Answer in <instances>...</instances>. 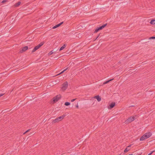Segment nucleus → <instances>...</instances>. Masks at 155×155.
Returning <instances> with one entry per match:
<instances>
[{
	"label": "nucleus",
	"mask_w": 155,
	"mask_h": 155,
	"mask_svg": "<svg viewBox=\"0 0 155 155\" xmlns=\"http://www.w3.org/2000/svg\"><path fill=\"white\" fill-rule=\"evenodd\" d=\"M65 116L66 115L63 114L61 116L56 118L53 121V122H54V123H55L59 122L60 121H61L62 119H63Z\"/></svg>",
	"instance_id": "2"
},
{
	"label": "nucleus",
	"mask_w": 155,
	"mask_h": 155,
	"mask_svg": "<svg viewBox=\"0 0 155 155\" xmlns=\"http://www.w3.org/2000/svg\"><path fill=\"white\" fill-rule=\"evenodd\" d=\"M28 49V47L27 46H25L21 48V49L20 51V52L21 53H22L24 52L25 51Z\"/></svg>",
	"instance_id": "5"
},
{
	"label": "nucleus",
	"mask_w": 155,
	"mask_h": 155,
	"mask_svg": "<svg viewBox=\"0 0 155 155\" xmlns=\"http://www.w3.org/2000/svg\"><path fill=\"white\" fill-rule=\"evenodd\" d=\"M99 30H100V29H99V27H97V28L94 31V33H97V32Z\"/></svg>",
	"instance_id": "18"
},
{
	"label": "nucleus",
	"mask_w": 155,
	"mask_h": 155,
	"mask_svg": "<svg viewBox=\"0 0 155 155\" xmlns=\"http://www.w3.org/2000/svg\"><path fill=\"white\" fill-rule=\"evenodd\" d=\"M68 84L67 81H66L65 82L62 84V87L61 88L62 90L64 91L66 90L68 87Z\"/></svg>",
	"instance_id": "4"
},
{
	"label": "nucleus",
	"mask_w": 155,
	"mask_h": 155,
	"mask_svg": "<svg viewBox=\"0 0 155 155\" xmlns=\"http://www.w3.org/2000/svg\"><path fill=\"white\" fill-rule=\"evenodd\" d=\"M94 98L96 99L98 102L100 101L101 100V98L99 95L95 96Z\"/></svg>",
	"instance_id": "8"
},
{
	"label": "nucleus",
	"mask_w": 155,
	"mask_h": 155,
	"mask_svg": "<svg viewBox=\"0 0 155 155\" xmlns=\"http://www.w3.org/2000/svg\"><path fill=\"white\" fill-rule=\"evenodd\" d=\"M133 155L132 154H129L128 155Z\"/></svg>",
	"instance_id": "34"
},
{
	"label": "nucleus",
	"mask_w": 155,
	"mask_h": 155,
	"mask_svg": "<svg viewBox=\"0 0 155 155\" xmlns=\"http://www.w3.org/2000/svg\"><path fill=\"white\" fill-rule=\"evenodd\" d=\"M100 35V34H99V35L98 36H97V37L96 38V39L99 37V36Z\"/></svg>",
	"instance_id": "33"
},
{
	"label": "nucleus",
	"mask_w": 155,
	"mask_h": 155,
	"mask_svg": "<svg viewBox=\"0 0 155 155\" xmlns=\"http://www.w3.org/2000/svg\"><path fill=\"white\" fill-rule=\"evenodd\" d=\"M21 4V2H19L17 3H15L14 5V6L15 7H18Z\"/></svg>",
	"instance_id": "11"
},
{
	"label": "nucleus",
	"mask_w": 155,
	"mask_h": 155,
	"mask_svg": "<svg viewBox=\"0 0 155 155\" xmlns=\"http://www.w3.org/2000/svg\"><path fill=\"white\" fill-rule=\"evenodd\" d=\"M61 97V96L60 94L58 95L53 98V103H54L57 102Z\"/></svg>",
	"instance_id": "3"
},
{
	"label": "nucleus",
	"mask_w": 155,
	"mask_h": 155,
	"mask_svg": "<svg viewBox=\"0 0 155 155\" xmlns=\"http://www.w3.org/2000/svg\"><path fill=\"white\" fill-rule=\"evenodd\" d=\"M99 30H100V29H99V27H97V28L94 31V33H97V32Z\"/></svg>",
	"instance_id": "17"
},
{
	"label": "nucleus",
	"mask_w": 155,
	"mask_h": 155,
	"mask_svg": "<svg viewBox=\"0 0 155 155\" xmlns=\"http://www.w3.org/2000/svg\"><path fill=\"white\" fill-rule=\"evenodd\" d=\"M134 105H132V106H130V107H134Z\"/></svg>",
	"instance_id": "32"
},
{
	"label": "nucleus",
	"mask_w": 155,
	"mask_h": 155,
	"mask_svg": "<svg viewBox=\"0 0 155 155\" xmlns=\"http://www.w3.org/2000/svg\"><path fill=\"white\" fill-rule=\"evenodd\" d=\"M39 47L37 45L33 49V50H32L31 52L32 53H33L35 51H36L39 48Z\"/></svg>",
	"instance_id": "9"
},
{
	"label": "nucleus",
	"mask_w": 155,
	"mask_h": 155,
	"mask_svg": "<svg viewBox=\"0 0 155 155\" xmlns=\"http://www.w3.org/2000/svg\"><path fill=\"white\" fill-rule=\"evenodd\" d=\"M155 39V37H152L149 38L150 39Z\"/></svg>",
	"instance_id": "24"
},
{
	"label": "nucleus",
	"mask_w": 155,
	"mask_h": 155,
	"mask_svg": "<svg viewBox=\"0 0 155 155\" xmlns=\"http://www.w3.org/2000/svg\"><path fill=\"white\" fill-rule=\"evenodd\" d=\"M30 130V129H29V130H27V131H26L24 133V134H25V133H26L29 132V130Z\"/></svg>",
	"instance_id": "25"
},
{
	"label": "nucleus",
	"mask_w": 155,
	"mask_h": 155,
	"mask_svg": "<svg viewBox=\"0 0 155 155\" xmlns=\"http://www.w3.org/2000/svg\"><path fill=\"white\" fill-rule=\"evenodd\" d=\"M131 146V145L130 144L124 150V152H127L129 150H130V149L129 148V147H130Z\"/></svg>",
	"instance_id": "10"
},
{
	"label": "nucleus",
	"mask_w": 155,
	"mask_h": 155,
	"mask_svg": "<svg viewBox=\"0 0 155 155\" xmlns=\"http://www.w3.org/2000/svg\"><path fill=\"white\" fill-rule=\"evenodd\" d=\"M132 117V119L134 121V120L136 119V116H131Z\"/></svg>",
	"instance_id": "23"
},
{
	"label": "nucleus",
	"mask_w": 155,
	"mask_h": 155,
	"mask_svg": "<svg viewBox=\"0 0 155 155\" xmlns=\"http://www.w3.org/2000/svg\"><path fill=\"white\" fill-rule=\"evenodd\" d=\"M107 23H106L104 25L102 26H101V27H102V28L103 29V28H104L105 26H107Z\"/></svg>",
	"instance_id": "20"
},
{
	"label": "nucleus",
	"mask_w": 155,
	"mask_h": 155,
	"mask_svg": "<svg viewBox=\"0 0 155 155\" xmlns=\"http://www.w3.org/2000/svg\"><path fill=\"white\" fill-rule=\"evenodd\" d=\"M114 79V78H113L112 79H111L110 80H108L107 81H106L104 82V83H103V84H107V83H109V82H110V81H112Z\"/></svg>",
	"instance_id": "14"
},
{
	"label": "nucleus",
	"mask_w": 155,
	"mask_h": 155,
	"mask_svg": "<svg viewBox=\"0 0 155 155\" xmlns=\"http://www.w3.org/2000/svg\"><path fill=\"white\" fill-rule=\"evenodd\" d=\"M4 95L3 94H0V97Z\"/></svg>",
	"instance_id": "30"
},
{
	"label": "nucleus",
	"mask_w": 155,
	"mask_h": 155,
	"mask_svg": "<svg viewBox=\"0 0 155 155\" xmlns=\"http://www.w3.org/2000/svg\"><path fill=\"white\" fill-rule=\"evenodd\" d=\"M76 107L77 108H78V105H77L76 106Z\"/></svg>",
	"instance_id": "31"
},
{
	"label": "nucleus",
	"mask_w": 155,
	"mask_h": 155,
	"mask_svg": "<svg viewBox=\"0 0 155 155\" xmlns=\"http://www.w3.org/2000/svg\"><path fill=\"white\" fill-rule=\"evenodd\" d=\"M44 44V42H41L37 46L39 47V48H40Z\"/></svg>",
	"instance_id": "15"
},
{
	"label": "nucleus",
	"mask_w": 155,
	"mask_h": 155,
	"mask_svg": "<svg viewBox=\"0 0 155 155\" xmlns=\"http://www.w3.org/2000/svg\"><path fill=\"white\" fill-rule=\"evenodd\" d=\"M76 99V98L73 99L72 100H71V102H73L74 101H75Z\"/></svg>",
	"instance_id": "27"
},
{
	"label": "nucleus",
	"mask_w": 155,
	"mask_h": 155,
	"mask_svg": "<svg viewBox=\"0 0 155 155\" xmlns=\"http://www.w3.org/2000/svg\"><path fill=\"white\" fill-rule=\"evenodd\" d=\"M66 45L65 44H64L61 48H60V49L59 51H61V50H62L63 49H64L65 47H66Z\"/></svg>",
	"instance_id": "12"
},
{
	"label": "nucleus",
	"mask_w": 155,
	"mask_h": 155,
	"mask_svg": "<svg viewBox=\"0 0 155 155\" xmlns=\"http://www.w3.org/2000/svg\"><path fill=\"white\" fill-rule=\"evenodd\" d=\"M99 28L100 30H101L103 29L101 26L99 27Z\"/></svg>",
	"instance_id": "29"
},
{
	"label": "nucleus",
	"mask_w": 155,
	"mask_h": 155,
	"mask_svg": "<svg viewBox=\"0 0 155 155\" xmlns=\"http://www.w3.org/2000/svg\"><path fill=\"white\" fill-rule=\"evenodd\" d=\"M7 1V0H4L2 1V3H3L4 2H6Z\"/></svg>",
	"instance_id": "26"
},
{
	"label": "nucleus",
	"mask_w": 155,
	"mask_h": 155,
	"mask_svg": "<svg viewBox=\"0 0 155 155\" xmlns=\"http://www.w3.org/2000/svg\"><path fill=\"white\" fill-rule=\"evenodd\" d=\"M151 135L152 134L150 132L145 133L140 138V140H144L145 139L149 138Z\"/></svg>",
	"instance_id": "1"
},
{
	"label": "nucleus",
	"mask_w": 155,
	"mask_h": 155,
	"mask_svg": "<svg viewBox=\"0 0 155 155\" xmlns=\"http://www.w3.org/2000/svg\"><path fill=\"white\" fill-rule=\"evenodd\" d=\"M54 53V52H52V51H50L48 53V55H51L53 53Z\"/></svg>",
	"instance_id": "22"
},
{
	"label": "nucleus",
	"mask_w": 155,
	"mask_h": 155,
	"mask_svg": "<svg viewBox=\"0 0 155 155\" xmlns=\"http://www.w3.org/2000/svg\"><path fill=\"white\" fill-rule=\"evenodd\" d=\"M70 104V103L69 102H66L65 104H64V105L66 106H68V105H69Z\"/></svg>",
	"instance_id": "19"
},
{
	"label": "nucleus",
	"mask_w": 155,
	"mask_h": 155,
	"mask_svg": "<svg viewBox=\"0 0 155 155\" xmlns=\"http://www.w3.org/2000/svg\"><path fill=\"white\" fill-rule=\"evenodd\" d=\"M63 22H64L62 21V22H61L60 23H59L57 25H55L52 28V29H55V28H56L60 26L61 25H62L63 23Z\"/></svg>",
	"instance_id": "7"
},
{
	"label": "nucleus",
	"mask_w": 155,
	"mask_h": 155,
	"mask_svg": "<svg viewBox=\"0 0 155 155\" xmlns=\"http://www.w3.org/2000/svg\"><path fill=\"white\" fill-rule=\"evenodd\" d=\"M115 105V103L112 102L110 105V108H112Z\"/></svg>",
	"instance_id": "13"
},
{
	"label": "nucleus",
	"mask_w": 155,
	"mask_h": 155,
	"mask_svg": "<svg viewBox=\"0 0 155 155\" xmlns=\"http://www.w3.org/2000/svg\"><path fill=\"white\" fill-rule=\"evenodd\" d=\"M154 151H153L151 152V153H149L148 154V155H151L152 153L153 152H154Z\"/></svg>",
	"instance_id": "28"
},
{
	"label": "nucleus",
	"mask_w": 155,
	"mask_h": 155,
	"mask_svg": "<svg viewBox=\"0 0 155 155\" xmlns=\"http://www.w3.org/2000/svg\"><path fill=\"white\" fill-rule=\"evenodd\" d=\"M68 68H67L66 69H64V70L63 71H62V72H61L60 73H59V74H58L57 75H59V74H60L62 73H63L64 71H65L67 69H68Z\"/></svg>",
	"instance_id": "21"
},
{
	"label": "nucleus",
	"mask_w": 155,
	"mask_h": 155,
	"mask_svg": "<svg viewBox=\"0 0 155 155\" xmlns=\"http://www.w3.org/2000/svg\"><path fill=\"white\" fill-rule=\"evenodd\" d=\"M154 21H155V20L152 19L150 22V23L152 25H154L155 24V23L154 22Z\"/></svg>",
	"instance_id": "16"
},
{
	"label": "nucleus",
	"mask_w": 155,
	"mask_h": 155,
	"mask_svg": "<svg viewBox=\"0 0 155 155\" xmlns=\"http://www.w3.org/2000/svg\"><path fill=\"white\" fill-rule=\"evenodd\" d=\"M133 120L132 119V117H131L127 119V120H126L125 121V122H126V123H130L131 122L133 121Z\"/></svg>",
	"instance_id": "6"
}]
</instances>
